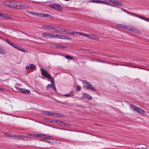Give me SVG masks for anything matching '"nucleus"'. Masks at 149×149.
<instances>
[{"label":"nucleus","mask_w":149,"mask_h":149,"mask_svg":"<svg viewBox=\"0 0 149 149\" xmlns=\"http://www.w3.org/2000/svg\"><path fill=\"white\" fill-rule=\"evenodd\" d=\"M118 26L121 28H124L128 30H131L132 31L137 33L140 34L141 32L140 30L137 29L136 28L132 26H125L124 25L120 24H118Z\"/></svg>","instance_id":"1"},{"label":"nucleus","mask_w":149,"mask_h":149,"mask_svg":"<svg viewBox=\"0 0 149 149\" xmlns=\"http://www.w3.org/2000/svg\"><path fill=\"white\" fill-rule=\"evenodd\" d=\"M130 107L134 111H136L137 113L143 114L145 113V111L144 110L132 104L130 105Z\"/></svg>","instance_id":"2"},{"label":"nucleus","mask_w":149,"mask_h":149,"mask_svg":"<svg viewBox=\"0 0 149 149\" xmlns=\"http://www.w3.org/2000/svg\"><path fill=\"white\" fill-rule=\"evenodd\" d=\"M83 84L84 87L86 89L92 90L94 91H96L92 85L89 82L84 80L83 81Z\"/></svg>","instance_id":"3"},{"label":"nucleus","mask_w":149,"mask_h":149,"mask_svg":"<svg viewBox=\"0 0 149 149\" xmlns=\"http://www.w3.org/2000/svg\"><path fill=\"white\" fill-rule=\"evenodd\" d=\"M49 6L52 8L54 9L59 11H62V8L61 6L57 3H52L49 4Z\"/></svg>","instance_id":"4"},{"label":"nucleus","mask_w":149,"mask_h":149,"mask_svg":"<svg viewBox=\"0 0 149 149\" xmlns=\"http://www.w3.org/2000/svg\"><path fill=\"white\" fill-rule=\"evenodd\" d=\"M41 70L42 75L46 77L49 79L51 78V77H53L50 74H48L47 71L43 68H41Z\"/></svg>","instance_id":"5"},{"label":"nucleus","mask_w":149,"mask_h":149,"mask_svg":"<svg viewBox=\"0 0 149 149\" xmlns=\"http://www.w3.org/2000/svg\"><path fill=\"white\" fill-rule=\"evenodd\" d=\"M81 98L83 99H87L88 100H91L92 98V97L88 94L84 93H83V95L81 97Z\"/></svg>","instance_id":"6"},{"label":"nucleus","mask_w":149,"mask_h":149,"mask_svg":"<svg viewBox=\"0 0 149 149\" xmlns=\"http://www.w3.org/2000/svg\"><path fill=\"white\" fill-rule=\"evenodd\" d=\"M51 80L50 81L51 83V84H49L46 87V88L47 90H48L49 88H50L53 86L54 84V79L53 77H51L50 78Z\"/></svg>","instance_id":"7"},{"label":"nucleus","mask_w":149,"mask_h":149,"mask_svg":"<svg viewBox=\"0 0 149 149\" xmlns=\"http://www.w3.org/2000/svg\"><path fill=\"white\" fill-rule=\"evenodd\" d=\"M13 2L11 1H7L4 2V4L5 5L10 8H13Z\"/></svg>","instance_id":"8"},{"label":"nucleus","mask_w":149,"mask_h":149,"mask_svg":"<svg viewBox=\"0 0 149 149\" xmlns=\"http://www.w3.org/2000/svg\"><path fill=\"white\" fill-rule=\"evenodd\" d=\"M19 91L20 92L26 94H28L31 92L29 90H26L22 88H20Z\"/></svg>","instance_id":"9"},{"label":"nucleus","mask_w":149,"mask_h":149,"mask_svg":"<svg viewBox=\"0 0 149 149\" xmlns=\"http://www.w3.org/2000/svg\"><path fill=\"white\" fill-rule=\"evenodd\" d=\"M14 48H16V49L20 50L21 51H22V52H26V51L24 50V49L22 48V47H20L19 46H18L17 45L15 44V46Z\"/></svg>","instance_id":"10"},{"label":"nucleus","mask_w":149,"mask_h":149,"mask_svg":"<svg viewBox=\"0 0 149 149\" xmlns=\"http://www.w3.org/2000/svg\"><path fill=\"white\" fill-rule=\"evenodd\" d=\"M41 113L42 114L46 115L51 116V115H52V113L50 112L49 111H41Z\"/></svg>","instance_id":"11"},{"label":"nucleus","mask_w":149,"mask_h":149,"mask_svg":"<svg viewBox=\"0 0 149 149\" xmlns=\"http://www.w3.org/2000/svg\"><path fill=\"white\" fill-rule=\"evenodd\" d=\"M4 41L14 47L15 46V44L12 42H10L7 39H5L4 40Z\"/></svg>","instance_id":"12"},{"label":"nucleus","mask_w":149,"mask_h":149,"mask_svg":"<svg viewBox=\"0 0 149 149\" xmlns=\"http://www.w3.org/2000/svg\"><path fill=\"white\" fill-rule=\"evenodd\" d=\"M20 8L22 9H26L27 8H28L29 6L27 4H22L20 5Z\"/></svg>","instance_id":"13"},{"label":"nucleus","mask_w":149,"mask_h":149,"mask_svg":"<svg viewBox=\"0 0 149 149\" xmlns=\"http://www.w3.org/2000/svg\"><path fill=\"white\" fill-rule=\"evenodd\" d=\"M91 39L93 40H98L99 39V37L97 36L96 35L91 34Z\"/></svg>","instance_id":"14"},{"label":"nucleus","mask_w":149,"mask_h":149,"mask_svg":"<svg viewBox=\"0 0 149 149\" xmlns=\"http://www.w3.org/2000/svg\"><path fill=\"white\" fill-rule=\"evenodd\" d=\"M6 53L5 50L4 49L2 48L0 45V54L2 55H4Z\"/></svg>","instance_id":"15"},{"label":"nucleus","mask_w":149,"mask_h":149,"mask_svg":"<svg viewBox=\"0 0 149 149\" xmlns=\"http://www.w3.org/2000/svg\"><path fill=\"white\" fill-rule=\"evenodd\" d=\"M64 29L63 28H59L57 26V29H56V32L58 33H60L62 34H63L64 33L63 32V31Z\"/></svg>","instance_id":"16"},{"label":"nucleus","mask_w":149,"mask_h":149,"mask_svg":"<svg viewBox=\"0 0 149 149\" xmlns=\"http://www.w3.org/2000/svg\"><path fill=\"white\" fill-rule=\"evenodd\" d=\"M55 46L56 48L59 49L66 48L67 47L66 46H64L61 45H56Z\"/></svg>","instance_id":"17"},{"label":"nucleus","mask_w":149,"mask_h":149,"mask_svg":"<svg viewBox=\"0 0 149 149\" xmlns=\"http://www.w3.org/2000/svg\"><path fill=\"white\" fill-rule=\"evenodd\" d=\"M43 142H46L48 143H50L51 142V139H42L40 140Z\"/></svg>","instance_id":"18"},{"label":"nucleus","mask_w":149,"mask_h":149,"mask_svg":"<svg viewBox=\"0 0 149 149\" xmlns=\"http://www.w3.org/2000/svg\"><path fill=\"white\" fill-rule=\"evenodd\" d=\"M20 5L17 4V3L16 2H13V8H16L17 9L20 8Z\"/></svg>","instance_id":"19"},{"label":"nucleus","mask_w":149,"mask_h":149,"mask_svg":"<svg viewBox=\"0 0 149 149\" xmlns=\"http://www.w3.org/2000/svg\"><path fill=\"white\" fill-rule=\"evenodd\" d=\"M74 95V93L72 91H71L68 94H65L64 95V96L67 97H69L72 96Z\"/></svg>","instance_id":"20"},{"label":"nucleus","mask_w":149,"mask_h":149,"mask_svg":"<svg viewBox=\"0 0 149 149\" xmlns=\"http://www.w3.org/2000/svg\"><path fill=\"white\" fill-rule=\"evenodd\" d=\"M51 33H43L42 34L43 37L47 38V36L50 37Z\"/></svg>","instance_id":"21"},{"label":"nucleus","mask_w":149,"mask_h":149,"mask_svg":"<svg viewBox=\"0 0 149 149\" xmlns=\"http://www.w3.org/2000/svg\"><path fill=\"white\" fill-rule=\"evenodd\" d=\"M51 26H49V25H44L42 26V27L43 28H44L46 29H47L48 30H51Z\"/></svg>","instance_id":"22"},{"label":"nucleus","mask_w":149,"mask_h":149,"mask_svg":"<svg viewBox=\"0 0 149 149\" xmlns=\"http://www.w3.org/2000/svg\"><path fill=\"white\" fill-rule=\"evenodd\" d=\"M134 15L136 17H138V18H139L140 19H143L144 20H146V17H143V16H139V15H137L136 14H134Z\"/></svg>","instance_id":"23"},{"label":"nucleus","mask_w":149,"mask_h":149,"mask_svg":"<svg viewBox=\"0 0 149 149\" xmlns=\"http://www.w3.org/2000/svg\"><path fill=\"white\" fill-rule=\"evenodd\" d=\"M22 137V135H15L14 136V138H16L18 139H21Z\"/></svg>","instance_id":"24"},{"label":"nucleus","mask_w":149,"mask_h":149,"mask_svg":"<svg viewBox=\"0 0 149 149\" xmlns=\"http://www.w3.org/2000/svg\"><path fill=\"white\" fill-rule=\"evenodd\" d=\"M115 5L118 6H122L123 5V4L121 2L118 1L116 0Z\"/></svg>","instance_id":"25"},{"label":"nucleus","mask_w":149,"mask_h":149,"mask_svg":"<svg viewBox=\"0 0 149 149\" xmlns=\"http://www.w3.org/2000/svg\"><path fill=\"white\" fill-rule=\"evenodd\" d=\"M55 123H57V124L58 125H61L62 124H63V122L62 121H60V120H55Z\"/></svg>","instance_id":"26"},{"label":"nucleus","mask_w":149,"mask_h":149,"mask_svg":"<svg viewBox=\"0 0 149 149\" xmlns=\"http://www.w3.org/2000/svg\"><path fill=\"white\" fill-rule=\"evenodd\" d=\"M63 56L65 57L66 58L68 59L72 60L73 59V58L72 56H69L68 55H66V56Z\"/></svg>","instance_id":"27"},{"label":"nucleus","mask_w":149,"mask_h":149,"mask_svg":"<svg viewBox=\"0 0 149 149\" xmlns=\"http://www.w3.org/2000/svg\"><path fill=\"white\" fill-rule=\"evenodd\" d=\"M45 120L49 122H50L51 123H55V120H52L51 119H50L48 118H46L45 119Z\"/></svg>","instance_id":"28"},{"label":"nucleus","mask_w":149,"mask_h":149,"mask_svg":"<svg viewBox=\"0 0 149 149\" xmlns=\"http://www.w3.org/2000/svg\"><path fill=\"white\" fill-rule=\"evenodd\" d=\"M63 32L64 33L63 34H68V33H69V31L68 30H67L65 29H64V30L63 31Z\"/></svg>","instance_id":"29"},{"label":"nucleus","mask_w":149,"mask_h":149,"mask_svg":"<svg viewBox=\"0 0 149 149\" xmlns=\"http://www.w3.org/2000/svg\"><path fill=\"white\" fill-rule=\"evenodd\" d=\"M76 32H72L70 33L69 32V33H68V35L76 36Z\"/></svg>","instance_id":"30"},{"label":"nucleus","mask_w":149,"mask_h":149,"mask_svg":"<svg viewBox=\"0 0 149 149\" xmlns=\"http://www.w3.org/2000/svg\"><path fill=\"white\" fill-rule=\"evenodd\" d=\"M21 140H22L24 141H26L28 140V139L27 137L25 136L22 135V137H21Z\"/></svg>","instance_id":"31"},{"label":"nucleus","mask_w":149,"mask_h":149,"mask_svg":"<svg viewBox=\"0 0 149 149\" xmlns=\"http://www.w3.org/2000/svg\"><path fill=\"white\" fill-rule=\"evenodd\" d=\"M2 17H3L4 18H6V19H8V18H10V17L8 16H7L5 14H3V16Z\"/></svg>","instance_id":"32"},{"label":"nucleus","mask_w":149,"mask_h":149,"mask_svg":"<svg viewBox=\"0 0 149 149\" xmlns=\"http://www.w3.org/2000/svg\"><path fill=\"white\" fill-rule=\"evenodd\" d=\"M65 117V115L61 113H58V117L63 118Z\"/></svg>","instance_id":"33"},{"label":"nucleus","mask_w":149,"mask_h":149,"mask_svg":"<svg viewBox=\"0 0 149 149\" xmlns=\"http://www.w3.org/2000/svg\"><path fill=\"white\" fill-rule=\"evenodd\" d=\"M29 68L31 70H33L35 68V66L33 64H31L29 65Z\"/></svg>","instance_id":"34"},{"label":"nucleus","mask_w":149,"mask_h":149,"mask_svg":"<svg viewBox=\"0 0 149 149\" xmlns=\"http://www.w3.org/2000/svg\"><path fill=\"white\" fill-rule=\"evenodd\" d=\"M52 115L51 116H53L54 117H58V113H52Z\"/></svg>","instance_id":"35"},{"label":"nucleus","mask_w":149,"mask_h":149,"mask_svg":"<svg viewBox=\"0 0 149 149\" xmlns=\"http://www.w3.org/2000/svg\"><path fill=\"white\" fill-rule=\"evenodd\" d=\"M51 29L54 30L56 32V29H57V26L56 27H55V26H51Z\"/></svg>","instance_id":"36"},{"label":"nucleus","mask_w":149,"mask_h":149,"mask_svg":"<svg viewBox=\"0 0 149 149\" xmlns=\"http://www.w3.org/2000/svg\"><path fill=\"white\" fill-rule=\"evenodd\" d=\"M81 88L79 85H77V86L76 90L77 91H79L81 90Z\"/></svg>","instance_id":"37"},{"label":"nucleus","mask_w":149,"mask_h":149,"mask_svg":"<svg viewBox=\"0 0 149 149\" xmlns=\"http://www.w3.org/2000/svg\"><path fill=\"white\" fill-rule=\"evenodd\" d=\"M63 125L67 127H70L71 126V124H70L67 123H65L64 122H63Z\"/></svg>","instance_id":"38"},{"label":"nucleus","mask_w":149,"mask_h":149,"mask_svg":"<svg viewBox=\"0 0 149 149\" xmlns=\"http://www.w3.org/2000/svg\"><path fill=\"white\" fill-rule=\"evenodd\" d=\"M102 3H105V4H107V5H109V6H113V7H116V6H113V5H110V4H109V3H108L105 2V1H102Z\"/></svg>","instance_id":"39"},{"label":"nucleus","mask_w":149,"mask_h":149,"mask_svg":"<svg viewBox=\"0 0 149 149\" xmlns=\"http://www.w3.org/2000/svg\"><path fill=\"white\" fill-rule=\"evenodd\" d=\"M15 135H14L13 134H8V136L9 137H13V139L14 138V136Z\"/></svg>","instance_id":"40"},{"label":"nucleus","mask_w":149,"mask_h":149,"mask_svg":"<svg viewBox=\"0 0 149 149\" xmlns=\"http://www.w3.org/2000/svg\"><path fill=\"white\" fill-rule=\"evenodd\" d=\"M66 36L65 35H61V37H60V39H65Z\"/></svg>","instance_id":"41"},{"label":"nucleus","mask_w":149,"mask_h":149,"mask_svg":"<svg viewBox=\"0 0 149 149\" xmlns=\"http://www.w3.org/2000/svg\"><path fill=\"white\" fill-rule=\"evenodd\" d=\"M43 135V134H38L37 135L35 134V136L38 137H41Z\"/></svg>","instance_id":"42"},{"label":"nucleus","mask_w":149,"mask_h":149,"mask_svg":"<svg viewBox=\"0 0 149 149\" xmlns=\"http://www.w3.org/2000/svg\"><path fill=\"white\" fill-rule=\"evenodd\" d=\"M95 3H102V1L100 0H96Z\"/></svg>","instance_id":"43"},{"label":"nucleus","mask_w":149,"mask_h":149,"mask_svg":"<svg viewBox=\"0 0 149 149\" xmlns=\"http://www.w3.org/2000/svg\"><path fill=\"white\" fill-rule=\"evenodd\" d=\"M91 34H86V37H87V38L91 39Z\"/></svg>","instance_id":"44"},{"label":"nucleus","mask_w":149,"mask_h":149,"mask_svg":"<svg viewBox=\"0 0 149 149\" xmlns=\"http://www.w3.org/2000/svg\"><path fill=\"white\" fill-rule=\"evenodd\" d=\"M27 135H29V136H35V134L34 133H27Z\"/></svg>","instance_id":"45"},{"label":"nucleus","mask_w":149,"mask_h":149,"mask_svg":"<svg viewBox=\"0 0 149 149\" xmlns=\"http://www.w3.org/2000/svg\"><path fill=\"white\" fill-rule=\"evenodd\" d=\"M47 17H48L49 18H51L52 19H53L54 18V17H53L52 15H50L48 14H47Z\"/></svg>","instance_id":"46"},{"label":"nucleus","mask_w":149,"mask_h":149,"mask_svg":"<svg viewBox=\"0 0 149 149\" xmlns=\"http://www.w3.org/2000/svg\"><path fill=\"white\" fill-rule=\"evenodd\" d=\"M120 65L127 66L130 67V65L128 64H122V65Z\"/></svg>","instance_id":"47"},{"label":"nucleus","mask_w":149,"mask_h":149,"mask_svg":"<svg viewBox=\"0 0 149 149\" xmlns=\"http://www.w3.org/2000/svg\"><path fill=\"white\" fill-rule=\"evenodd\" d=\"M43 13H38L37 14V16L40 17H42Z\"/></svg>","instance_id":"48"},{"label":"nucleus","mask_w":149,"mask_h":149,"mask_svg":"<svg viewBox=\"0 0 149 149\" xmlns=\"http://www.w3.org/2000/svg\"><path fill=\"white\" fill-rule=\"evenodd\" d=\"M76 36H80L81 35L82 33L79 32H76Z\"/></svg>","instance_id":"49"},{"label":"nucleus","mask_w":149,"mask_h":149,"mask_svg":"<svg viewBox=\"0 0 149 149\" xmlns=\"http://www.w3.org/2000/svg\"><path fill=\"white\" fill-rule=\"evenodd\" d=\"M47 14H45L43 13L42 17H47Z\"/></svg>","instance_id":"50"},{"label":"nucleus","mask_w":149,"mask_h":149,"mask_svg":"<svg viewBox=\"0 0 149 149\" xmlns=\"http://www.w3.org/2000/svg\"><path fill=\"white\" fill-rule=\"evenodd\" d=\"M54 35H55L54 34H51V35L50 36V37L51 38H54Z\"/></svg>","instance_id":"51"},{"label":"nucleus","mask_w":149,"mask_h":149,"mask_svg":"<svg viewBox=\"0 0 149 149\" xmlns=\"http://www.w3.org/2000/svg\"><path fill=\"white\" fill-rule=\"evenodd\" d=\"M27 12L31 15L33 14V12L31 11H27Z\"/></svg>","instance_id":"52"},{"label":"nucleus","mask_w":149,"mask_h":149,"mask_svg":"<svg viewBox=\"0 0 149 149\" xmlns=\"http://www.w3.org/2000/svg\"><path fill=\"white\" fill-rule=\"evenodd\" d=\"M53 89H54V90L55 91V92H56L57 91L56 89V87H55V84H54V85L53 86Z\"/></svg>","instance_id":"53"},{"label":"nucleus","mask_w":149,"mask_h":149,"mask_svg":"<svg viewBox=\"0 0 149 149\" xmlns=\"http://www.w3.org/2000/svg\"><path fill=\"white\" fill-rule=\"evenodd\" d=\"M65 39L68 40H72L71 38H70L68 37H67L66 36V37Z\"/></svg>","instance_id":"54"},{"label":"nucleus","mask_w":149,"mask_h":149,"mask_svg":"<svg viewBox=\"0 0 149 149\" xmlns=\"http://www.w3.org/2000/svg\"><path fill=\"white\" fill-rule=\"evenodd\" d=\"M96 0H92L88 1V2H93L94 3H95Z\"/></svg>","instance_id":"55"},{"label":"nucleus","mask_w":149,"mask_h":149,"mask_svg":"<svg viewBox=\"0 0 149 149\" xmlns=\"http://www.w3.org/2000/svg\"><path fill=\"white\" fill-rule=\"evenodd\" d=\"M116 0H112L111 3L115 4Z\"/></svg>","instance_id":"56"},{"label":"nucleus","mask_w":149,"mask_h":149,"mask_svg":"<svg viewBox=\"0 0 149 149\" xmlns=\"http://www.w3.org/2000/svg\"><path fill=\"white\" fill-rule=\"evenodd\" d=\"M86 34L84 33H82L81 35L83 36L86 37Z\"/></svg>","instance_id":"57"},{"label":"nucleus","mask_w":149,"mask_h":149,"mask_svg":"<svg viewBox=\"0 0 149 149\" xmlns=\"http://www.w3.org/2000/svg\"><path fill=\"white\" fill-rule=\"evenodd\" d=\"M126 13H127V14H131V15H134V13H130V12H128V11H126Z\"/></svg>","instance_id":"58"},{"label":"nucleus","mask_w":149,"mask_h":149,"mask_svg":"<svg viewBox=\"0 0 149 149\" xmlns=\"http://www.w3.org/2000/svg\"><path fill=\"white\" fill-rule=\"evenodd\" d=\"M38 13H36V12H33V14H32L33 15H35L37 16V14Z\"/></svg>","instance_id":"59"},{"label":"nucleus","mask_w":149,"mask_h":149,"mask_svg":"<svg viewBox=\"0 0 149 149\" xmlns=\"http://www.w3.org/2000/svg\"><path fill=\"white\" fill-rule=\"evenodd\" d=\"M21 33L25 35H26L28 36H30V37H32L31 36H30V35H28L27 34H26V33H24L23 32H21Z\"/></svg>","instance_id":"60"},{"label":"nucleus","mask_w":149,"mask_h":149,"mask_svg":"<svg viewBox=\"0 0 149 149\" xmlns=\"http://www.w3.org/2000/svg\"><path fill=\"white\" fill-rule=\"evenodd\" d=\"M58 35H54V38H57L58 36Z\"/></svg>","instance_id":"61"},{"label":"nucleus","mask_w":149,"mask_h":149,"mask_svg":"<svg viewBox=\"0 0 149 149\" xmlns=\"http://www.w3.org/2000/svg\"><path fill=\"white\" fill-rule=\"evenodd\" d=\"M145 21H149V18H146V20H145Z\"/></svg>","instance_id":"62"},{"label":"nucleus","mask_w":149,"mask_h":149,"mask_svg":"<svg viewBox=\"0 0 149 149\" xmlns=\"http://www.w3.org/2000/svg\"><path fill=\"white\" fill-rule=\"evenodd\" d=\"M29 68V66H26V69H28Z\"/></svg>","instance_id":"63"},{"label":"nucleus","mask_w":149,"mask_h":149,"mask_svg":"<svg viewBox=\"0 0 149 149\" xmlns=\"http://www.w3.org/2000/svg\"><path fill=\"white\" fill-rule=\"evenodd\" d=\"M58 36L57 37H58L57 38H58V39H60V37H61V35H58Z\"/></svg>","instance_id":"64"}]
</instances>
